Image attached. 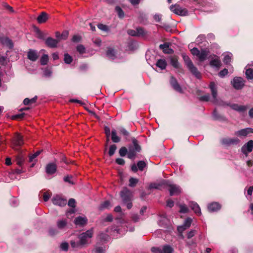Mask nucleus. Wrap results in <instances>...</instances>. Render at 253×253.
I'll use <instances>...</instances> for the list:
<instances>
[{
  "mask_svg": "<svg viewBox=\"0 0 253 253\" xmlns=\"http://www.w3.org/2000/svg\"><path fill=\"white\" fill-rule=\"evenodd\" d=\"M209 87L211 89L212 99L211 101L216 104H218L222 106H229L232 109L237 111L239 112H244L247 110L248 107L244 105H239L237 104H229L224 102H219L217 98V90L216 86L214 83L211 82L210 84Z\"/></svg>",
  "mask_w": 253,
  "mask_h": 253,
  "instance_id": "obj_1",
  "label": "nucleus"
},
{
  "mask_svg": "<svg viewBox=\"0 0 253 253\" xmlns=\"http://www.w3.org/2000/svg\"><path fill=\"white\" fill-rule=\"evenodd\" d=\"M182 56L183 57V59L184 61L185 64L186 65L187 67L190 71V72L196 78L200 79L201 77V74L200 72L198 71L197 68L193 65L192 62L191 61L189 57L185 54H182Z\"/></svg>",
  "mask_w": 253,
  "mask_h": 253,
  "instance_id": "obj_2",
  "label": "nucleus"
},
{
  "mask_svg": "<svg viewBox=\"0 0 253 253\" xmlns=\"http://www.w3.org/2000/svg\"><path fill=\"white\" fill-rule=\"evenodd\" d=\"M132 142L133 145L128 147V152L127 153V157L130 159H134L136 153L139 152L141 150V147L135 138H132Z\"/></svg>",
  "mask_w": 253,
  "mask_h": 253,
  "instance_id": "obj_3",
  "label": "nucleus"
},
{
  "mask_svg": "<svg viewBox=\"0 0 253 253\" xmlns=\"http://www.w3.org/2000/svg\"><path fill=\"white\" fill-rule=\"evenodd\" d=\"M93 235V229H90L88 230L85 232L81 234L79 238L80 241V244L84 246L89 243V240L92 237Z\"/></svg>",
  "mask_w": 253,
  "mask_h": 253,
  "instance_id": "obj_4",
  "label": "nucleus"
},
{
  "mask_svg": "<svg viewBox=\"0 0 253 253\" xmlns=\"http://www.w3.org/2000/svg\"><path fill=\"white\" fill-rule=\"evenodd\" d=\"M120 195L124 203L131 201L133 197L132 192L127 188H124L122 190Z\"/></svg>",
  "mask_w": 253,
  "mask_h": 253,
  "instance_id": "obj_5",
  "label": "nucleus"
},
{
  "mask_svg": "<svg viewBox=\"0 0 253 253\" xmlns=\"http://www.w3.org/2000/svg\"><path fill=\"white\" fill-rule=\"evenodd\" d=\"M240 141L238 138H223L221 139V143L222 145L229 146L231 145H237Z\"/></svg>",
  "mask_w": 253,
  "mask_h": 253,
  "instance_id": "obj_6",
  "label": "nucleus"
},
{
  "mask_svg": "<svg viewBox=\"0 0 253 253\" xmlns=\"http://www.w3.org/2000/svg\"><path fill=\"white\" fill-rule=\"evenodd\" d=\"M231 83L235 89H240L244 86L245 81L241 77H235L231 82Z\"/></svg>",
  "mask_w": 253,
  "mask_h": 253,
  "instance_id": "obj_7",
  "label": "nucleus"
},
{
  "mask_svg": "<svg viewBox=\"0 0 253 253\" xmlns=\"http://www.w3.org/2000/svg\"><path fill=\"white\" fill-rule=\"evenodd\" d=\"M253 149V140H249L247 143H245L241 148L242 152L246 156L248 153L251 152Z\"/></svg>",
  "mask_w": 253,
  "mask_h": 253,
  "instance_id": "obj_8",
  "label": "nucleus"
},
{
  "mask_svg": "<svg viewBox=\"0 0 253 253\" xmlns=\"http://www.w3.org/2000/svg\"><path fill=\"white\" fill-rule=\"evenodd\" d=\"M23 144L22 136L19 133H16L12 139V145L14 147H20Z\"/></svg>",
  "mask_w": 253,
  "mask_h": 253,
  "instance_id": "obj_9",
  "label": "nucleus"
},
{
  "mask_svg": "<svg viewBox=\"0 0 253 253\" xmlns=\"http://www.w3.org/2000/svg\"><path fill=\"white\" fill-rule=\"evenodd\" d=\"M250 133H253V128L247 127L236 131L235 135L239 137H246Z\"/></svg>",
  "mask_w": 253,
  "mask_h": 253,
  "instance_id": "obj_10",
  "label": "nucleus"
},
{
  "mask_svg": "<svg viewBox=\"0 0 253 253\" xmlns=\"http://www.w3.org/2000/svg\"><path fill=\"white\" fill-rule=\"evenodd\" d=\"M52 202L55 205L63 207L66 205L67 200L60 196L56 195L53 198Z\"/></svg>",
  "mask_w": 253,
  "mask_h": 253,
  "instance_id": "obj_11",
  "label": "nucleus"
},
{
  "mask_svg": "<svg viewBox=\"0 0 253 253\" xmlns=\"http://www.w3.org/2000/svg\"><path fill=\"white\" fill-rule=\"evenodd\" d=\"M169 194L170 196L176 195L181 192L180 187L175 184H170L169 185Z\"/></svg>",
  "mask_w": 253,
  "mask_h": 253,
  "instance_id": "obj_12",
  "label": "nucleus"
},
{
  "mask_svg": "<svg viewBox=\"0 0 253 253\" xmlns=\"http://www.w3.org/2000/svg\"><path fill=\"white\" fill-rule=\"evenodd\" d=\"M46 45L50 48H55L57 46L59 40L54 39L51 37H48L45 40Z\"/></svg>",
  "mask_w": 253,
  "mask_h": 253,
  "instance_id": "obj_13",
  "label": "nucleus"
},
{
  "mask_svg": "<svg viewBox=\"0 0 253 253\" xmlns=\"http://www.w3.org/2000/svg\"><path fill=\"white\" fill-rule=\"evenodd\" d=\"M192 223V219L191 218H186L183 224L181 226H178L177 227V230L179 232H182L183 231L189 228Z\"/></svg>",
  "mask_w": 253,
  "mask_h": 253,
  "instance_id": "obj_14",
  "label": "nucleus"
},
{
  "mask_svg": "<svg viewBox=\"0 0 253 253\" xmlns=\"http://www.w3.org/2000/svg\"><path fill=\"white\" fill-rule=\"evenodd\" d=\"M170 9L174 13L179 15H184L185 11L182 9L178 5H171L170 6Z\"/></svg>",
  "mask_w": 253,
  "mask_h": 253,
  "instance_id": "obj_15",
  "label": "nucleus"
},
{
  "mask_svg": "<svg viewBox=\"0 0 253 253\" xmlns=\"http://www.w3.org/2000/svg\"><path fill=\"white\" fill-rule=\"evenodd\" d=\"M0 42L3 45L8 47L9 49H11L13 46L12 41L8 37H0Z\"/></svg>",
  "mask_w": 253,
  "mask_h": 253,
  "instance_id": "obj_16",
  "label": "nucleus"
},
{
  "mask_svg": "<svg viewBox=\"0 0 253 253\" xmlns=\"http://www.w3.org/2000/svg\"><path fill=\"white\" fill-rule=\"evenodd\" d=\"M27 57L31 61H35L39 57L38 53L37 50L30 49L27 53Z\"/></svg>",
  "mask_w": 253,
  "mask_h": 253,
  "instance_id": "obj_17",
  "label": "nucleus"
},
{
  "mask_svg": "<svg viewBox=\"0 0 253 253\" xmlns=\"http://www.w3.org/2000/svg\"><path fill=\"white\" fill-rule=\"evenodd\" d=\"M57 169L56 165L54 163H51L47 164L46 167V172L49 174H52L54 173Z\"/></svg>",
  "mask_w": 253,
  "mask_h": 253,
  "instance_id": "obj_18",
  "label": "nucleus"
},
{
  "mask_svg": "<svg viewBox=\"0 0 253 253\" xmlns=\"http://www.w3.org/2000/svg\"><path fill=\"white\" fill-rule=\"evenodd\" d=\"M189 206L197 215H201V209L198 204L194 202H191L189 203Z\"/></svg>",
  "mask_w": 253,
  "mask_h": 253,
  "instance_id": "obj_19",
  "label": "nucleus"
},
{
  "mask_svg": "<svg viewBox=\"0 0 253 253\" xmlns=\"http://www.w3.org/2000/svg\"><path fill=\"white\" fill-rule=\"evenodd\" d=\"M170 83L172 87L177 91L181 92L182 91L181 88L179 84H178L176 80L173 77H171Z\"/></svg>",
  "mask_w": 253,
  "mask_h": 253,
  "instance_id": "obj_20",
  "label": "nucleus"
},
{
  "mask_svg": "<svg viewBox=\"0 0 253 253\" xmlns=\"http://www.w3.org/2000/svg\"><path fill=\"white\" fill-rule=\"evenodd\" d=\"M106 56L110 60H114L116 57L115 50L112 48L108 47L106 51Z\"/></svg>",
  "mask_w": 253,
  "mask_h": 253,
  "instance_id": "obj_21",
  "label": "nucleus"
},
{
  "mask_svg": "<svg viewBox=\"0 0 253 253\" xmlns=\"http://www.w3.org/2000/svg\"><path fill=\"white\" fill-rule=\"evenodd\" d=\"M87 219L85 217L79 216L75 219V223L77 225L83 226L86 224Z\"/></svg>",
  "mask_w": 253,
  "mask_h": 253,
  "instance_id": "obj_22",
  "label": "nucleus"
},
{
  "mask_svg": "<svg viewBox=\"0 0 253 253\" xmlns=\"http://www.w3.org/2000/svg\"><path fill=\"white\" fill-rule=\"evenodd\" d=\"M208 210L210 211H216L221 208L220 205L216 202L212 203L208 205Z\"/></svg>",
  "mask_w": 253,
  "mask_h": 253,
  "instance_id": "obj_23",
  "label": "nucleus"
},
{
  "mask_svg": "<svg viewBox=\"0 0 253 253\" xmlns=\"http://www.w3.org/2000/svg\"><path fill=\"white\" fill-rule=\"evenodd\" d=\"M48 18V15L46 13L42 12L37 17V21L39 23L41 24L45 23Z\"/></svg>",
  "mask_w": 253,
  "mask_h": 253,
  "instance_id": "obj_24",
  "label": "nucleus"
},
{
  "mask_svg": "<svg viewBox=\"0 0 253 253\" xmlns=\"http://www.w3.org/2000/svg\"><path fill=\"white\" fill-rule=\"evenodd\" d=\"M159 47L161 49H162L165 53L169 54L172 52V50L169 48V44L168 43L160 44Z\"/></svg>",
  "mask_w": 253,
  "mask_h": 253,
  "instance_id": "obj_25",
  "label": "nucleus"
},
{
  "mask_svg": "<svg viewBox=\"0 0 253 253\" xmlns=\"http://www.w3.org/2000/svg\"><path fill=\"white\" fill-rule=\"evenodd\" d=\"M41 151H38L34 154L29 156V161L31 163H33L32 165V167H33L35 163L36 162V158L40 154Z\"/></svg>",
  "mask_w": 253,
  "mask_h": 253,
  "instance_id": "obj_26",
  "label": "nucleus"
},
{
  "mask_svg": "<svg viewBox=\"0 0 253 253\" xmlns=\"http://www.w3.org/2000/svg\"><path fill=\"white\" fill-rule=\"evenodd\" d=\"M210 65L211 66L219 68L221 66V62L219 58L216 57L210 61Z\"/></svg>",
  "mask_w": 253,
  "mask_h": 253,
  "instance_id": "obj_27",
  "label": "nucleus"
},
{
  "mask_svg": "<svg viewBox=\"0 0 253 253\" xmlns=\"http://www.w3.org/2000/svg\"><path fill=\"white\" fill-rule=\"evenodd\" d=\"M156 66L161 70H164L166 68L167 62L165 59H159L156 63Z\"/></svg>",
  "mask_w": 253,
  "mask_h": 253,
  "instance_id": "obj_28",
  "label": "nucleus"
},
{
  "mask_svg": "<svg viewBox=\"0 0 253 253\" xmlns=\"http://www.w3.org/2000/svg\"><path fill=\"white\" fill-rule=\"evenodd\" d=\"M160 249L163 253H171L173 251L172 248L168 245L164 246L162 247L156 248Z\"/></svg>",
  "mask_w": 253,
  "mask_h": 253,
  "instance_id": "obj_29",
  "label": "nucleus"
},
{
  "mask_svg": "<svg viewBox=\"0 0 253 253\" xmlns=\"http://www.w3.org/2000/svg\"><path fill=\"white\" fill-rule=\"evenodd\" d=\"M111 139L115 143L119 142L120 141V138L117 135V133L115 129H113L112 130Z\"/></svg>",
  "mask_w": 253,
  "mask_h": 253,
  "instance_id": "obj_30",
  "label": "nucleus"
},
{
  "mask_svg": "<svg viewBox=\"0 0 253 253\" xmlns=\"http://www.w3.org/2000/svg\"><path fill=\"white\" fill-rule=\"evenodd\" d=\"M67 224V221L66 219H61L58 220L57 225L59 229H63L65 228Z\"/></svg>",
  "mask_w": 253,
  "mask_h": 253,
  "instance_id": "obj_31",
  "label": "nucleus"
},
{
  "mask_svg": "<svg viewBox=\"0 0 253 253\" xmlns=\"http://www.w3.org/2000/svg\"><path fill=\"white\" fill-rule=\"evenodd\" d=\"M232 55V54L230 53H228L224 55L223 62L225 64H227L231 62Z\"/></svg>",
  "mask_w": 253,
  "mask_h": 253,
  "instance_id": "obj_32",
  "label": "nucleus"
},
{
  "mask_svg": "<svg viewBox=\"0 0 253 253\" xmlns=\"http://www.w3.org/2000/svg\"><path fill=\"white\" fill-rule=\"evenodd\" d=\"M111 207L110 203L109 201H106L102 203L99 206V209L100 210H104L105 209H108Z\"/></svg>",
  "mask_w": 253,
  "mask_h": 253,
  "instance_id": "obj_33",
  "label": "nucleus"
},
{
  "mask_svg": "<svg viewBox=\"0 0 253 253\" xmlns=\"http://www.w3.org/2000/svg\"><path fill=\"white\" fill-rule=\"evenodd\" d=\"M200 61L205 60L207 56V53L205 51L200 52L197 56Z\"/></svg>",
  "mask_w": 253,
  "mask_h": 253,
  "instance_id": "obj_34",
  "label": "nucleus"
},
{
  "mask_svg": "<svg viewBox=\"0 0 253 253\" xmlns=\"http://www.w3.org/2000/svg\"><path fill=\"white\" fill-rule=\"evenodd\" d=\"M48 61V56L47 54H44L41 58V64L42 65H46Z\"/></svg>",
  "mask_w": 253,
  "mask_h": 253,
  "instance_id": "obj_35",
  "label": "nucleus"
},
{
  "mask_svg": "<svg viewBox=\"0 0 253 253\" xmlns=\"http://www.w3.org/2000/svg\"><path fill=\"white\" fill-rule=\"evenodd\" d=\"M246 75L248 79H253V69L251 68L247 69Z\"/></svg>",
  "mask_w": 253,
  "mask_h": 253,
  "instance_id": "obj_36",
  "label": "nucleus"
},
{
  "mask_svg": "<svg viewBox=\"0 0 253 253\" xmlns=\"http://www.w3.org/2000/svg\"><path fill=\"white\" fill-rule=\"evenodd\" d=\"M70 244H71V247L73 248H81L83 247L82 246V245L80 244V241L79 242H75L74 241H71Z\"/></svg>",
  "mask_w": 253,
  "mask_h": 253,
  "instance_id": "obj_37",
  "label": "nucleus"
},
{
  "mask_svg": "<svg viewBox=\"0 0 253 253\" xmlns=\"http://www.w3.org/2000/svg\"><path fill=\"white\" fill-rule=\"evenodd\" d=\"M64 62L66 64H70L73 58L71 56H70L68 53H65L64 54Z\"/></svg>",
  "mask_w": 253,
  "mask_h": 253,
  "instance_id": "obj_38",
  "label": "nucleus"
},
{
  "mask_svg": "<svg viewBox=\"0 0 253 253\" xmlns=\"http://www.w3.org/2000/svg\"><path fill=\"white\" fill-rule=\"evenodd\" d=\"M137 167L140 170L142 171L146 167V163L143 161H140L137 163Z\"/></svg>",
  "mask_w": 253,
  "mask_h": 253,
  "instance_id": "obj_39",
  "label": "nucleus"
},
{
  "mask_svg": "<svg viewBox=\"0 0 253 253\" xmlns=\"http://www.w3.org/2000/svg\"><path fill=\"white\" fill-rule=\"evenodd\" d=\"M179 207H180L179 212L180 213H185L188 212L189 209L185 205H180Z\"/></svg>",
  "mask_w": 253,
  "mask_h": 253,
  "instance_id": "obj_40",
  "label": "nucleus"
},
{
  "mask_svg": "<svg viewBox=\"0 0 253 253\" xmlns=\"http://www.w3.org/2000/svg\"><path fill=\"white\" fill-rule=\"evenodd\" d=\"M115 10L120 18H123L124 17V13L121 8L119 6H116Z\"/></svg>",
  "mask_w": 253,
  "mask_h": 253,
  "instance_id": "obj_41",
  "label": "nucleus"
},
{
  "mask_svg": "<svg viewBox=\"0 0 253 253\" xmlns=\"http://www.w3.org/2000/svg\"><path fill=\"white\" fill-rule=\"evenodd\" d=\"M129 186L130 187H134L138 183V180L136 178L131 177L129 180Z\"/></svg>",
  "mask_w": 253,
  "mask_h": 253,
  "instance_id": "obj_42",
  "label": "nucleus"
},
{
  "mask_svg": "<svg viewBox=\"0 0 253 253\" xmlns=\"http://www.w3.org/2000/svg\"><path fill=\"white\" fill-rule=\"evenodd\" d=\"M117 149V147L115 144L110 146L109 150V155L112 156L115 153V152Z\"/></svg>",
  "mask_w": 253,
  "mask_h": 253,
  "instance_id": "obj_43",
  "label": "nucleus"
},
{
  "mask_svg": "<svg viewBox=\"0 0 253 253\" xmlns=\"http://www.w3.org/2000/svg\"><path fill=\"white\" fill-rule=\"evenodd\" d=\"M37 37L42 40H45V35L43 32H41L40 30L37 29Z\"/></svg>",
  "mask_w": 253,
  "mask_h": 253,
  "instance_id": "obj_44",
  "label": "nucleus"
},
{
  "mask_svg": "<svg viewBox=\"0 0 253 253\" xmlns=\"http://www.w3.org/2000/svg\"><path fill=\"white\" fill-rule=\"evenodd\" d=\"M127 152V149L125 147H122L119 150V154L121 157L126 156Z\"/></svg>",
  "mask_w": 253,
  "mask_h": 253,
  "instance_id": "obj_45",
  "label": "nucleus"
},
{
  "mask_svg": "<svg viewBox=\"0 0 253 253\" xmlns=\"http://www.w3.org/2000/svg\"><path fill=\"white\" fill-rule=\"evenodd\" d=\"M170 63L174 68H178L179 67V64L176 59L172 58L170 60Z\"/></svg>",
  "mask_w": 253,
  "mask_h": 253,
  "instance_id": "obj_46",
  "label": "nucleus"
},
{
  "mask_svg": "<svg viewBox=\"0 0 253 253\" xmlns=\"http://www.w3.org/2000/svg\"><path fill=\"white\" fill-rule=\"evenodd\" d=\"M137 36H140L145 35V32L142 28L138 27L136 29Z\"/></svg>",
  "mask_w": 253,
  "mask_h": 253,
  "instance_id": "obj_47",
  "label": "nucleus"
},
{
  "mask_svg": "<svg viewBox=\"0 0 253 253\" xmlns=\"http://www.w3.org/2000/svg\"><path fill=\"white\" fill-rule=\"evenodd\" d=\"M77 51L81 54H83L85 52V48L83 45H79L77 47Z\"/></svg>",
  "mask_w": 253,
  "mask_h": 253,
  "instance_id": "obj_48",
  "label": "nucleus"
},
{
  "mask_svg": "<svg viewBox=\"0 0 253 253\" xmlns=\"http://www.w3.org/2000/svg\"><path fill=\"white\" fill-rule=\"evenodd\" d=\"M98 28L103 31H108V28L107 26L102 24H99L97 25Z\"/></svg>",
  "mask_w": 253,
  "mask_h": 253,
  "instance_id": "obj_49",
  "label": "nucleus"
},
{
  "mask_svg": "<svg viewBox=\"0 0 253 253\" xmlns=\"http://www.w3.org/2000/svg\"><path fill=\"white\" fill-rule=\"evenodd\" d=\"M210 99V95L209 94H205L202 96L200 98V100L201 101H208Z\"/></svg>",
  "mask_w": 253,
  "mask_h": 253,
  "instance_id": "obj_50",
  "label": "nucleus"
},
{
  "mask_svg": "<svg viewBox=\"0 0 253 253\" xmlns=\"http://www.w3.org/2000/svg\"><path fill=\"white\" fill-rule=\"evenodd\" d=\"M68 206L72 208H75L76 207V201L74 199H70L68 202Z\"/></svg>",
  "mask_w": 253,
  "mask_h": 253,
  "instance_id": "obj_51",
  "label": "nucleus"
},
{
  "mask_svg": "<svg viewBox=\"0 0 253 253\" xmlns=\"http://www.w3.org/2000/svg\"><path fill=\"white\" fill-rule=\"evenodd\" d=\"M206 39V37L204 35H199L196 40V41L198 43H202L203 41H204Z\"/></svg>",
  "mask_w": 253,
  "mask_h": 253,
  "instance_id": "obj_52",
  "label": "nucleus"
},
{
  "mask_svg": "<svg viewBox=\"0 0 253 253\" xmlns=\"http://www.w3.org/2000/svg\"><path fill=\"white\" fill-rule=\"evenodd\" d=\"M69 245L67 243L64 242L61 244L60 248L63 251H66L68 250Z\"/></svg>",
  "mask_w": 253,
  "mask_h": 253,
  "instance_id": "obj_53",
  "label": "nucleus"
},
{
  "mask_svg": "<svg viewBox=\"0 0 253 253\" xmlns=\"http://www.w3.org/2000/svg\"><path fill=\"white\" fill-rule=\"evenodd\" d=\"M95 253H104L105 250L102 247H96L94 250Z\"/></svg>",
  "mask_w": 253,
  "mask_h": 253,
  "instance_id": "obj_54",
  "label": "nucleus"
},
{
  "mask_svg": "<svg viewBox=\"0 0 253 253\" xmlns=\"http://www.w3.org/2000/svg\"><path fill=\"white\" fill-rule=\"evenodd\" d=\"M228 73V70L226 69H224L222 70H221L219 73V76L220 77H224L226 75H227Z\"/></svg>",
  "mask_w": 253,
  "mask_h": 253,
  "instance_id": "obj_55",
  "label": "nucleus"
},
{
  "mask_svg": "<svg viewBox=\"0 0 253 253\" xmlns=\"http://www.w3.org/2000/svg\"><path fill=\"white\" fill-rule=\"evenodd\" d=\"M73 177L72 176H67L64 178V180L65 182H68L71 184H73V182L72 180Z\"/></svg>",
  "mask_w": 253,
  "mask_h": 253,
  "instance_id": "obj_56",
  "label": "nucleus"
},
{
  "mask_svg": "<svg viewBox=\"0 0 253 253\" xmlns=\"http://www.w3.org/2000/svg\"><path fill=\"white\" fill-rule=\"evenodd\" d=\"M161 186V185H160V184L152 183L150 185V188L157 189H160Z\"/></svg>",
  "mask_w": 253,
  "mask_h": 253,
  "instance_id": "obj_57",
  "label": "nucleus"
},
{
  "mask_svg": "<svg viewBox=\"0 0 253 253\" xmlns=\"http://www.w3.org/2000/svg\"><path fill=\"white\" fill-rule=\"evenodd\" d=\"M104 130H105V133L106 137H107V141H109V137L110 136V128L107 126H105L104 128Z\"/></svg>",
  "mask_w": 253,
  "mask_h": 253,
  "instance_id": "obj_58",
  "label": "nucleus"
},
{
  "mask_svg": "<svg viewBox=\"0 0 253 253\" xmlns=\"http://www.w3.org/2000/svg\"><path fill=\"white\" fill-rule=\"evenodd\" d=\"M127 34L131 36H137L136 31L129 29L127 30Z\"/></svg>",
  "mask_w": 253,
  "mask_h": 253,
  "instance_id": "obj_59",
  "label": "nucleus"
},
{
  "mask_svg": "<svg viewBox=\"0 0 253 253\" xmlns=\"http://www.w3.org/2000/svg\"><path fill=\"white\" fill-rule=\"evenodd\" d=\"M44 75L46 77H49L51 75V71L50 69L46 68L43 71Z\"/></svg>",
  "mask_w": 253,
  "mask_h": 253,
  "instance_id": "obj_60",
  "label": "nucleus"
},
{
  "mask_svg": "<svg viewBox=\"0 0 253 253\" xmlns=\"http://www.w3.org/2000/svg\"><path fill=\"white\" fill-rule=\"evenodd\" d=\"M191 52L193 55H196L197 56L200 52V51L197 48H193L191 50Z\"/></svg>",
  "mask_w": 253,
  "mask_h": 253,
  "instance_id": "obj_61",
  "label": "nucleus"
},
{
  "mask_svg": "<svg viewBox=\"0 0 253 253\" xmlns=\"http://www.w3.org/2000/svg\"><path fill=\"white\" fill-rule=\"evenodd\" d=\"M116 162L120 165H124L125 164V161L122 158H117L116 160Z\"/></svg>",
  "mask_w": 253,
  "mask_h": 253,
  "instance_id": "obj_62",
  "label": "nucleus"
},
{
  "mask_svg": "<svg viewBox=\"0 0 253 253\" xmlns=\"http://www.w3.org/2000/svg\"><path fill=\"white\" fill-rule=\"evenodd\" d=\"M195 232L196 231L195 230H192L190 232H189L187 234L188 238L190 239L193 237L194 236Z\"/></svg>",
  "mask_w": 253,
  "mask_h": 253,
  "instance_id": "obj_63",
  "label": "nucleus"
},
{
  "mask_svg": "<svg viewBox=\"0 0 253 253\" xmlns=\"http://www.w3.org/2000/svg\"><path fill=\"white\" fill-rule=\"evenodd\" d=\"M162 16L160 14H156L154 16V19L156 22H159L161 20Z\"/></svg>",
  "mask_w": 253,
  "mask_h": 253,
  "instance_id": "obj_64",
  "label": "nucleus"
}]
</instances>
